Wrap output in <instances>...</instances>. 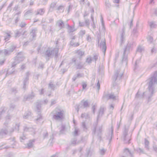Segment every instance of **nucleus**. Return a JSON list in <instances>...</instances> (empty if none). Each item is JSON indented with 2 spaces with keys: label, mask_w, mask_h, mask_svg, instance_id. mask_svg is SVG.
Returning <instances> with one entry per match:
<instances>
[{
  "label": "nucleus",
  "mask_w": 157,
  "mask_h": 157,
  "mask_svg": "<svg viewBox=\"0 0 157 157\" xmlns=\"http://www.w3.org/2000/svg\"><path fill=\"white\" fill-rule=\"evenodd\" d=\"M58 115H60L62 116L63 115V113L61 112L58 113Z\"/></svg>",
  "instance_id": "f257e3e1"
},
{
  "label": "nucleus",
  "mask_w": 157,
  "mask_h": 157,
  "mask_svg": "<svg viewBox=\"0 0 157 157\" xmlns=\"http://www.w3.org/2000/svg\"><path fill=\"white\" fill-rule=\"evenodd\" d=\"M86 84H84L83 85V88H84L85 87H86Z\"/></svg>",
  "instance_id": "f03ea898"
}]
</instances>
